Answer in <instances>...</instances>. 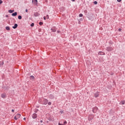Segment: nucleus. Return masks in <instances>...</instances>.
Returning a JSON list of instances; mask_svg holds the SVG:
<instances>
[{
    "instance_id": "1",
    "label": "nucleus",
    "mask_w": 125,
    "mask_h": 125,
    "mask_svg": "<svg viewBox=\"0 0 125 125\" xmlns=\"http://www.w3.org/2000/svg\"><path fill=\"white\" fill-rule=\"evenodd\" d=\"M47 103H48V100H47L46 99H43V100L42 101V105H46L47 104Z\"/></svg>"
},
{
    "instance_id": "2",
    "label": "nucleus",
    "mask_w": 125,
    "mask_h": 125,
    "mask_svg": "<svg viewBox=\"0 0 125 125\" xmlns=\"http://www.w3.org/2000/svg\"><path fill=\"white\" fill-rule=\"evenodd\" d=\"M2 88L4 89V90H9V88H10V87L9 86H4V85H3L2 86Z\"/></svg>"
},
{
    "instance_id": "3",
    "label": "nucleus",
    "mask_w": 125,
    "mask_h": 125,
    "mask_svg": "<svg viewBox=\"0 0 125 125\" xmlns=\"http://www.w3.org/2000/svg\"><path fill=\"white\" fill-rule=\"evenodd\" d=\"M93 118H94V115L90 114L88 116V121H91V120H92V119H93Z\"/></svg>"
},
{
    "instance_id": "4",
    "label": "nucleus",
    "mask_w": 125,
    "mask_h": 125,
    "mask_svg": "<svg viewBox=\"0 0 125 125\" xmlns=\"http://www.w3.org/2000/svg\"><path fill=\"white\" fill-rule=\"evenodd\" d=\"M106 50L107 51H112V50H113V47L111 46L107 47L106 48Z\"/></svg>"
},
{
    "instance_id": "5",
    "label": "nucleus",
    "mask_w": 125,
    "mask_h": 125,
    "mask_svg": "<svg viewBox=\"0 0 125 125\" xmlns=\"http://www.w3.org/2000/svg\"><path fill=\"white\" fill-rule=\"evenodd\" d=\"M98 110V107L95 106L93 108L92 111L93 113H96V112H97Z\"/></svg>"
},
{
    "instance_id": "6",
    "label": "nucleus",
    "mask_w": 125,
    "mask_h": 125,
    "mask_svg": "<svg viewBox=\"0 0 125 125\" xmlns=\"http://www.w3.org/2000/svg\"><path fill=\"white\" fill-rule=\"evenodd\" d=\"M51 31H52L53 33H55V32H56V28L55 27H53L51 28Z\"/></svg>"
},
{
    "instance_id": "7",
    "label": "nucleus",
    "mask_w": 125,
    "mask_h": 125,
    "mask_svg": "<svg viewBox=\"0 0 125 125\" xmlns=\"http://www.w3.org/2000/svg\"><path fill=\"white\" fill-rule=\"evenodd\" d=\"M37 118H38V114H37L36 113H34L32 115V118L33 119H37Z\"/></svg>"
},
{
    "instance_id": "8",
    "label": "nucleus",
    "mask_w": 125,
    "mask_h": 125,
    "mask_svg": "<svg viewBox=\"0 0 125 125\" xmlns=\"http://www.w3.org/2000/svg\"><path fill=\"white\" fill-rule=\"evenodd\" d=\"M1 98H6V94L3 93L1 95Z\"/></svg>"
},
{
    "instance_id": "9",
    "label": "nucleus",
    "mask_w": 125,
    "mask_h": 125,
    "mask_svg": "<svg viewBox=\"0 0 125 125\" xmlns=\"http://www.w3.org/2000/svg\"><path fill=\"white\" fill-rule=\"evenodd\" d=\"M32 2L34 4V5L38 4V0H32Z\"/></svg>"
},
{
    "instance_id": "10",
    "label": "nucleus",
    "mask_w": 125,
    "mask_h": 125,
    "mask_svg": "<svg viewBox=\"0 0 125 125\" xmlns=\"http://www.w3.org/2000/svg\"><path fill=\"white\" fill-rule=\"evenodd\" d=\"M40 13H39L38 12L34 13V16L35 17H38V16H40Z\"/></svg>"
},
{
    "instance_id": "11",
    "label": "nucleus",
    "mask_w": 125,
    "mask_h": 125,
    "mask_svg": "<svg viewBox=\"0 0 125 125\" xmlns=\"http://www.w3.org/2000/svg\"><path fill=\"white\" fill-rule=\"evenodd\" d=\"M98 54H99V55H105V53H104V52H102V51H100V52H99Z\"/></svg>"
},
{
    "instance_id": "12",
    "label": "nucleus",
    "mask_w": 125,
    "mask_h": 125,
    "mask_svg": "<svg viewBox=\"0 0 125 125\" xmlns=\"http://www.w3.org/2000/svg\"><path fill=\"white\" fill-rule=\"evenodd\" d=\"M17 27H18V24H17V23H15L14 24V26H12L13 29H16V28H17Z\"/></svg>"
},
{
    "instance_id": "13",
    "label": "nucleus",
    "mask_w": 125,
    "mask_h": 125,
    "mask_svg": "<svg viewBox=\"0 0 125 125\" xmlns=\"http://www.w3.org/2000/svg\"><path fill=\"white\" fill-rule=\"evenodd\" d=\"M49 98H50V99H53V98H54V95L51 94L49 95Z\"/></svg>"
},
{
    "instance_id": "14",
    "label": "nucleus",
    "mask_w": 125,
    "mask_h": 125,
    "mask_svg": "<svg viewBox=\"0 0 125 125\" xmlns=\"http://www.w3.org/2000/svg\"><path fill=\"white\" fill-rule=\"evenodd\" d=\"M125 101H122L120 103V105H124Z\"/></svg>"
},
{
    "instance_id": "15",
    "label": "nucleus",
    "mask_w": 125,
    "mask_h": 125,
    "mask_svg": "<svg viewBox=\"0 0 125 125\" xmlns=\"http://www.w3.org/2000/svg\"><path fill=\"white\" fill-rule=\"evenodd\" d=\"M16 117L18 118V119H19V118H20L21 117V114H17L16 115Z\"/></svg>"
},
{
    "instance_id": "16",
    "label": "nucleus",
    "mask_w": 125,
    "mask_h": 125,
    "mask_svg": "<svg viewBox=\"0 0 125 125\" xmlns=\"http://www.w3.org/2000/svg\"><path fill=\"white\" fill-rule=\"evenodd\" d=\"M12 16H17V12H15L12 14Z\"/></svg>"
},
{
    "instance_id": "17",
    "label": "nucleus",
    "mask_w": 125,
    "mask_h": 125,
    "mask_svg": "<svg viewBox=\"0 0 125 125\" xmlns=\"http://www.w3.org/2000/svg\"><path fill=\"white\" fill-rule=\"evenodd\" d=\"M5 29L7 30V31H10V27H9V26H6Z\"/></svg>"
},
{
    "instance_id": "18",
    "label": "nucleus",
    "mask_w": 125,
    "mask_h": 125,
    "mask_svg": "<svg viewBox=\"0 0 125 125\" xmlns=\"http://www.w3.org/2000/svg\"><path fill=\"white\" fill-rule=\"evenodd\" d=\"M42 101L43 100H42V99H39V103H40V104H42Z\"/></svg>"
},
{
    "instance_id": "19",
    "label": "nucleus",
    "mask_w": 125,
    "mask_h": 125,
    "mask_svg": "<svg viewBox=\"0 0 125 125\" xmlns=\"http://www.w3.org/2000/svg\"><path fill=\"white\" fill-rule=\"evenodd\" d=\"M8 12H9V13H13V12H14V10H9Z\"/></svg>"
},
{
    "instance_id": "20",
    "label": "nucleus",
    "mask_w": 125,
    "mask_h": 125,
    "mask_svg": "<svg viewBox=\"0 0 125 125\" xmlns=\"http://www.w3.org/2000/svg\"><path fill=\"white\" fill-rule=\"evenodd\" d=\"M30 79L31 80H34L35 77H34V76H33V75H31V76H30Z\"/></svg>"
},
{
    "instance_id": "21",
    "label": "nucleus",
    "mask_w": 125,
    "mask_h": 125,
    "mask_svg": "<svg viewBox=\"0 0 125 125\" xmlns=\"http://www.w3.org/2000/svg\"><path fill=\"white\" fill-rule=\"evenodd\" d=\"M95 97H98L99 96V94H98V93H96L94 94Z\"/></svg>"
},
{
    "instance_id": "22",
    "label": "nucleus",
    "mask_w": 125,
    "mask_h": 125,
    "mask_svg": "<svg viewBox=\"0 0 125 125\" xmlns=\"http://www.w3.org/2000/svg\"><path fill=\"white\" fill-rule=\"evenodd\" d=\"M18 19H19V20H21V19H22V16H18Z\"/></svg>"
},
{
    "instance_id": "23",
    "label": "nucleus",
    "mask_w": 125,
    "mask_h": 125,
    "mask_svg": "<svg viewBox=\"0 0 125 125\" xmlns=\"http://www.w3.org/2000/svg\"><path fill=\"white\" fill-rule=\"evenodd\" d=\"M34 112H35V113H38V112H39V109H35L34 110Z\"/></svg>"
},
{
    "instance_id": "24",
    "label": "nucleus",
    "mask_w": 125,
    "mask_h": 125,
    "mask_svg": "<svg viewBox=\"0 0 125 125\" xmlns=\"http://www.w3.org/2000/svg\"><path fill=\"white\" fill-rule=\"evenodd\" d=\"M43 22H42V21H40L39 22V25H40V26H42V25H43Z\"/></svg>"
},
{
    "instance_id": "25",
    "label": "nucleus",
    "mask_w": 125,
    "mask_h": 125,
    "mask_svg": "<svg viewBox=\"0 0 125 125\" xmlns=\"http://www.w3.org/2000/svg\"><path fill=\"white\" fill-rule=\"evenodd\" d=\"M30 26H31V27H34V26H35V23H32L30 24Z\"/></svg>"
},
{
    "instance_id": "26",
    "label": "nucleus",
    "mask_w": 125,
    "mask_h": 125,
    "mask_svg": "<svg viewBox=\"0 0 125 125\" xmlns=\"http://www.w3.org/2000/svg\"><path fill=\"white\" fill-rule=\"evenodd\" d=\"M14 119L16 121H17V120H18V118H17V117L16 116V115L14 116Z\"/></svg>"
},
{
    "instance_id": "27",
    "label": "nucleus",
    "mask_w": 125,
    "mask_h": 125,
    "mask_svg": "<svg viewBox=\"0 0 125 125\" xmlns=\"http://www.w3.org/2000/svg\"><path fill=\"white\" fill-rule=\"evenodd\" d=\"M83 14H79V17H83Z\"/></svg>"
},
{
    "instance_id": "28",
    "label": "nucleus",
    "mask_w": 125,
    "mask_h": 125,
    "mask_svg": "<svg viewBox=\"0 0 125 125\" xmlns=\"http://www.w3.org/2000/svg\"><path fill=\"white\" fill-rule=\"evenodd\" d=\"M93 3H94V4H97V3H98L97 1H94Z\"/></svg>"
},
{
    "instance_id": "29",
    "label": "nucleus",
    "mask_w": 125,
    "mask_h": 125,
    "mask_svg": "<svg viewBox=\"0 0 125 125\" xmlns=\"http://www.w3.org/2000/svg\"><path fill=\"white\" fill-rule=\"evenodd\" d=\"M48 105H51V102H49L48 103Z\"/></svg>"
},
{
    "instance_id": "30",
    "label": "nucleus",
    "mask_w": 125,
    "mask_h": 125,
    "mask_svg": "<svg viewBox=\"0 0 125 125\" xmlns=\"http://www.w3.org/2000/svg\"><path fill=\"white\" fill-rule=\"evenodd\" d=\"M64 125H67V121H65L63 123Z\"/></svg>"
},
{
    "instance_id": "31",
    "label": "nucleus",
    "mask_w": 125,
    "mask_h": 125,
    "mask_svg": "<svg viewBox=\"0 0 125 125\" xmlns=\"http://www.w3.org/2000/svg\"><path fill=\"white\" fill-rule=\"evenodd\" d=\"M2 2H3V1H2V0H0V4H1V3H2Z\"/></svg>"
},
{
    "instance_id": "32",
    "label": "nucleus",
    "mask_w": 125,
    "mask_h": 125,
    "mask_svg": "<svg viewBox=\"0 0 125 125\" xmlns=\"http://www.w3.org/2000/svg\"><path fill=\"white\" fill-rule=\"evenodd\" d=\"M46 18H47V19H49V17L48 15H46Z\"/></svg>"
},
{
    "instance_id": "33",
    "label": "nucleus",
    "mask_w": 125,
    "mask_h": 125,
    "mask_svg": "<svg viewBox=\"0 0 125 125\" xmlns=\"http://www.w3.org/2000/svg\"><path fill=\"white\" fill-rule=\"evenodd\" d=\"M117 1H118V2H121V1H122V0H117Z\"/></svg>"
},
{
    "instance_id": "34",
    "label": "nucleus",
    "mask_w": 125,
    "mask_h": 125,
    "mask_svg": "<svg viewBox=\"0 0 125 125\" xmlns=\"http://www.w3.org/2000/svg\"><path fill=\"white\" fill-rule=\"evenodd\" d=\"M118 31H119V32H121V31H122V29H121V28H119Z\"/></svg>"
},
{
    "instance_id": "35",
    "label": "nucleus",
    "mask_w": 125,
    "mask_h": 125,
    "mask_svg": "<svg viewBox=\"0 0 125 125\" xmlns=\"http://www.w3.org/2000/svg\"><path fill=\"white\" fill-rule=\"evenodd\" d=\"M43 19H44V20H46V18L45 17H44Z\"/></svg>"
},
{
    "instance_id": "36",
    "label": "nucleus",
    "mask_w": 125,
    "mask_h": 125,
    "mask_svg": "<svg viewBox=\"0 0 125 125\" xmlns=\"http://www.w3.org/2000/svg\"><path fill=\"white\" fill-rule=\"evenodd\" d=\"M57 33H61V32L60 31H59V30H58V31H57Z\"/></svg>"
},
{
    "instance_id": "37",
    "label": "nucleus",
    "mask_w": 125,
    "mask_h": 125,
    "mask_svg": "<svg viewBox=\"0 0 125 125\" xmlns=\"http://www.w3.org/2000/svg\"><path fill=\"white\" fill-rule=\"evenodd\" d=\"M60 113H61V114H63V111H61Z\"/></svg>"
},
{
    "instance_id": "38",
    "label": "nucleus",
    "mask_w": 125,
    "mask_h": 125,
    "mask_svg": "<svg viewBox=\"0 0 125 125\" xmlns=\"http://www.w3.org/2000/svg\"><path fill=\"white\" fill-rule=\"evenodd\" d=\"M25 12L28 13V9H26L25 10Z\"/></svg>"
},
{
    "instance_id": "39",
    "label": "nucleus",
    "mask_w": 125,
    "mask_h": 125,
    "mask_svg": "<svg viewBox=\"0 0 125 125\" xmlns=\"http://www.w3.org/2000/svg\"><path fill=\"white\" fill-rule=\"evenodd\" d=\"M12 112L13 113H14V109H12Z\"/></svg>"
},
{
    "instance_id": "40",
    "label": "nucleus",
    "mask_w": 125,
    "mask_h": 125,
    "mask_svg": "<svg viewBox=\"0 0 125 125\" xmlns=\"http://www.w3.org/2000/svg\"><path fill=\"white\" fill-rule=\"evenodd\" d=\"M23 120H24V121H26V118H23Z\"/></svg>"
},
{
    "instance_id": "41",
    "label": "nucleus",
    "mask_w": 125,
    "mask_h": 125,
    "mask_svg": "<svg viewBox=\"0 0 125 125\" xmlns=\"http://www.w3.org/2000/svg\"><path fill=\"white\" fill-rule=\"evenodd\" d=\"M59 125H63V124H61L60 123H59Z\"/></svg>"
},
{
    "instance_id": "42",
    "label": "nucleus",
    "mask_w": 125,
    "mask_h": 125,
    "mask_svg": "<svg viewBox=\"0 0 125 125\" xmlns=\"http://www.w3.org/2000/svg\"><path fill=\"white\" fill-rule=\"evenodd\" d=\"M40 123H42V120L40 121Z\"/></svg>"
},
{
    "instance_id": "43",
    "label": "nucleus",
    "mask_w": 125,
    "mask_h": 125,
    "mask_svg": "<svg viewBox=\"0 0 125 125\" xmlns=\"http://www.w3.org/2000/svg\"><path fill=\"white\" fill-rule=\"evenodd\" d=\"M72 1H75V0H71Z\"/></svg>"
},
{
    "instance_id": "44",
    "label": "nucleus",
    "mask_w": 125,
    "mask_h": 125,
    "mask_svg": "<svg viewBox=\"0 0 125 125\" xmlns=\"http://www.w3.org/2000/svg\"><path fill=\"white\" fill-rule=\"evenodd\" d=\"M6 17H8V15L6 16Z\"/></svg>"
},
{
    "instance_id": "45",
    "label": "nucleus",
    "mask_w": 125,
    "mask_h": 125,
    "mask_svg": "<svg viewBox=\"0 0 125 125\" xmlns=\"http://www.w3.org/2000/svg\"><path fill=\"white\" fill-rule=\"evenodd\" d=\"M2 65H3V62L2 63Z\"/></svg>"
}]
</instances>
